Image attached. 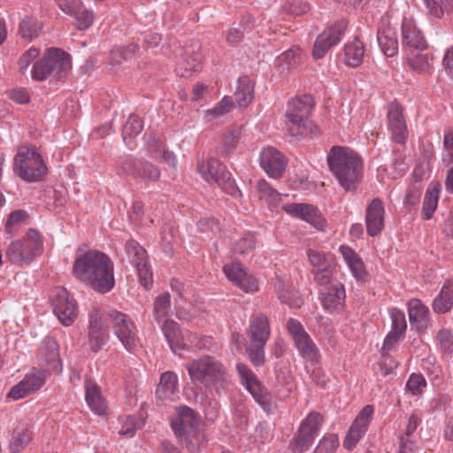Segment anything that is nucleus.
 Listing matches in <instances>:
<instances>
[{
    "label": "nucleus",
    "mask_w": 453,
    "mask_h": 453,
    "mask_svg": "<svg viewBox=\"0 0 453 453\" xmlns=\"http://www.w3.org/2000/svg\"><path fill=\"white\" fill-rule=\"evenodd\" d=\"M255 249V238L252 235H248L242 239H241L236 244L234 248V252L239 253L241 255H245L247 253L252 252Z\"/></svg>",
    "instance_id": "57"
},
{
    "label": "nucleus",
    "mask_w": 453,
    "mask_h": 453,
    "mask_svg": "<svg viewBox=\"0 0 453 453\" xmlns=\"http://www.w3.org/2000/svg\"><path fill=\"white\" fill-rule=\"evenodd\" d=\"M135 267L140 284L146 289L153 285V272L147 257H136Z\"/></svg>",
    "instance_id": "36"
},
{
    "label": "nucleus",
    "mask_w": 453,
    "mask_h": 453,
    "mask_svg": "<svg viewBox=\"0 0 453 453\" xmlns=\"http://www.w3.org/2000/svg\"><path fill=\"white\" fill-rule=\"evenodd\" d=\"M402 334L396 333V331H390L384 339L383 346L381 348V355L386 356L391 348L399 342Z\"/></svg>",
    "instance_id": "64"
},
{
    "label": "nucleus",
    "mask_w": 453,
    "mask_h": 453,
    "mask_svg": "<svg viewBox=\"0 0 453 453\" xmlns=\"http://www.w3.org/2000/svg\"><path fill=\"white\" fill-rule=\"evenodd\" d=\"M107 316L111 320L113 333L123 347L132 352L137 345V330L134 321L128 315L116 311L109 310Z\"/></svg>",
    "instance_id": "11"
},
{
    "label": "nucleus",
    "mask_w": 453,
    "mask_h": 453,
    "mask_svg": "<svg viewBox=\"0 0 453 453\" xmlns=\"http://www.w3.org/2000/svg\"><path fill=\"white\" fill-rule=\"evenodd\" d=\"M260 165L266 173L274 179L280 178L286 169L283 156L276 149H264L260 154Z\"/></svg>",
    "instance_id": "18"
},
{
    "label": "nucleus",
    "mask_w": 453,
    "mask_h": 453,
    "mask_svg": "<svg viewBox=\"0 0 453 453\" xmlns=\"http://www.w3.org/2000/svg\"><path fill=\"white\" fill-rule=\"evenodd\" d=\"M44 381L45 376L43 371H37L36 372L27 374L21 381L11 388L7 394V397L13 400L22 399L36 392L43 385Z\"/></svg>",
    "instance_id": "16"
},
{
    "label": "nucleus",
    "mask_w": 453,
    "mask_h": 453,
    "mask_svg": "<svg viewBox=\"0 0 453 453\" xmlns=\"http://www.w3.org/2000/svg\"><path fill=\"white\" fill-rule=\"evenodd\" d=\"M235 103L239 107H247L254 98V83L248 76L238 79V87L234 93Z\"/></svg>",
    "instance_id": "32"
},
{
    "label": "nucleus",
    "mask_w": 453,
    "mask_h": 453,
    "mask_svg": "<svg viewBox=\"0 0 453 453\" xmlns=\"http://www.w3.org/2000/svg\"><path fill=\"white\" fill-rule=\"evenodd\" d=\"M364 51V43L356 36L352 42L347 43L344 47V63L352 67L360 65Z\"/></svg>",
    "instance_id": "35"
},
{
    "label": "nucleus",
    "mask_w": 453,
    "mask_h": 453,
    "mask_svg": "<svg viewBox=\"0 0 453 453\" xmlns=\"http://www.w3.org/2000/svg\"><path fill=\"white\" fill-rule=\"evenodd\" d=\"M240 136L239 128L229 130L224 134L222 144L218 148L221 156L228 155L236 146Z\"/></svg>",
    "instance_id": "45"
},
{
    "label": "nucleus",
    "mask_w": 453,
    "mask_h": 453,
    "mask_svg": "<svg viewBox=\"0 0 453 453\" xmlns=\"http://www.w3.org/2000/svg\"><path fill=\"white\" fill-rule=\"evenodd\" d=\"M402 44L411 50H423L427 48V42L421 31L412 20L404 19L402 22Z\"/></svg>",
    "instance_id": "20"
},
{
    "label": "nucleus",
    "mask_w": 453,
    "mask_h": 453,
    "mask_svg": "<svg viewBox=\"0 0 453 453\" xmlns=\"http://www.w3.org/2000/svg\"><path fill=\"white\" fill-rule=\"evenodd\" d=\"M73 15L77 22L76 27L78 30L88 29L93 23L94 14L91 11L80 8L76 10Z\"/></svg>",
    "instance_id": "52"
},
{
    "label": "nucleus",
    "mask_w": 453,
    "mask_h": 453,
    "mask_svg": "<svg viewBox=\"0 0 453 453\" xmlns=\"http://www.w3.org/2000/svg\"><path fill=\"white\" fill-rule=\"evenodd\" d=\"M73 273L101 294L110 292L115 285L113 263L110 257H78Z\"/></svg>",
    "instance_id": "2"
},
{
    "label": "nucleus",
    "mask_w": 453,
    "mask_h": 453,
    "mask_svg": "<svg viewBox=\"0 0 453 453\" xmlns=\"http://www.w3.org/2000/svg\"><path fill=\"white\" fill-rule=\"evenodd\" d=\"M390 317L392 331H396V333L403 334L407 328L404 312L397 308H393L390 310Z\"/></svg>",
    "instance_id": "51"
},
{
    "label": "nucleus",
    "mask_w": 453,
    "mask_h": 453,
    "mask_svg": "<svg viewBox=\"0 0 453 453\" xmlns=\"http://www.w3.org/2000/svg\"><path fill=\"white\" fill-rule=\"evenodd\" d=\"M170 426L178 441L184 443L189 451L196 449L199 419L195 411L186 405L177 406L170 418Z\"/></svg>",
    "instance_id": "6"
},
{
    "label": "nucleus",
    "mask_w": 453,
    "mask_h": 453,
    "mask_svg": "<svg viewBox=\"0 0 453 453\" xmlns=\"http://www.w3.org/2000/svg\"><path fill=\"white\" fill-rule=\"evenodd\" d=\"M22 241L26 255H36L43 251L42 240L37 230L30 228Z\"/></svg>",
    "instance_id": "39"
},
{
    "label": "nucleus",
    "mask_w": 453,
    "mask_h": 453,
    "mask_svg": "<svg viewBox=\"0 0 453 453\" xmlns=\"http://www.w3.org/2000/svg\"><path fill=\"white\" fill-rule=\"evenodd\" d=\"M388 119L394 141L399 144L404 143L407 139V127L402 107L399 104H390L388 111Z\"/></svg>",
    "instance_id": "21"
},
{
    "label": "nucleus",
    "mask_w": 453,
    "mask_h": 453,
    "mask_svg": "<svg viewBox=\"0 0 453 453\" xmlns=\"http://www.w3.org/2000/svg\"><path fill=\"white\" fill-rule=\"evenodd\" d=\"M407 306L411 325L415 326L418 330L425 329L430 315L428 307L416 298L411 299Z\"/></svg>",
    "instance_id": "24"
},
{
    "label": "nucleus",
    "mask_w": 453,
    "mask_h": 453,
    "mask_svg": "<svg viewBox=\"0 0 453 453\" xmlns=\"http://www.w3.org/2000/svg\"><path fill=\"white\" fill-rule=\"evenodd\" d=\"M190 380L205 387L222 382L226 377L225 366L211 356H203L186 365Z\"/></svg>",
    "instance_id": "7"
},
{
    "label": "nucleus",
    "mask_w": 453,
    "mask_h": 453,
    "mask_svg": "<svg viewBox=\"0 0 453 453\" xmlns=\"http://www.w3.org/2000/svg\"><path fill=\"white\" fill-rule=\"evenodd\" d=\"M27 218V213L23 210H17L12 211L5 223V231L12 234V228L14 224L23 222Z\"/></svg>",
    "instance_id": "60"
},
{
    "label": "nucleus",
    "mask_w": 453,
    "mask_h": 453,
    "mask_svg": "<svg viewBox=\"0 0 453 453\" xmlns=\"http://www.w3.org/2000/svg\"><path fill=\"white\" fill-rule=\"evenodd\" d=\"M422 188V185L411 184L405 196V204L410 206H416L419 202Z\"/></svg>",
    "instance_id": "59"
},
{
    "label": "nucleus",
    "mask_w": 453,
    "mask_h": 453,
    "mask_svg": "<svg viewBox=\"0 0 453 453\" xmlns=\"http://www.w3.org/2000/svg\"><path fill=\"white\" fill-rule=\"evenodd\" d=\"M338 447V436L335 434H328L320 439L313 453H335Z\"/></svg>",
    "instance_id": "46"
},
{
    "label": "nucleus",
    "mask_w": 453,
    "mask_h": 453,
    "mask_svg": "<svg viewBox=\"0 0 453 453\" xmlns=\"http://www.w3.org/2000/svg\"><path fill=\"white\" fill-rule=\"evenodd\" d=\"M242 278L235 284L238 288L246 293H254L258 290L257 280L247 271H244V275H241Z\"/></svg>",
    "instance_id": "55"
},
{
    "label": "nucleus",
    "mask_w": 453,
    "mask_h": 453,
    "mask_svg": "<svg viewBox=\"0 0 453 453\" xmlns=\"http://www.w3.org/2000/svg\"><path fill=\"white\" fill-rule=\"evenodd\" d=\"M287 328L289 333V334L292 336L293 340H296L299 337H301L303 334H306L307 333L303 329V326L302 324L295 319H289L287 323Z\"/></svg>",
    "instance_id": "62"
},
{
    "label": "nucleus",
    "mask_w": 453,
    "mask_h": 453,
    "mask_svg": "<svg viewBox=\"0 0 453 453\" xmlns=\"http://www.w3.org/2000/svg\"><path fill=\"white\" fill-rule=\"evenodd\" d=\"M41 358L49 366V369H58L60 358L58 344L52 337H46L40 348Z\"/></svg>",
    "instance_id": "30"
},
{
    "label": "nucleus",
    "mask_w": 453,
    "mask_h": 453,
    "mask_svg": "<svg viewBox=\"0 0 453 453\" xmlns=\"http://www.w3.org/2000/svg\"><path fill=\"white\" fill-rule=\"evenodd\" d=\"M246 389L250 393L254 400L267 413L272 412V403L270 392L258 381L257 379L247 382L244 385Z\"/></svg>",
    "instance_id": "31"
},
{
    "label": "nucleus",
    "mask_w": 453,
    "mask_h": 453,
    "mask_svg": "<svg viewBox=\"0 0 453 453\" xmlns=\"http://www.w3.org/2000/svg\"><path fill=\"white\" fill-rule=\"evenodd\" d=\"M322 305L329 311H334L341 309L345 301V288L342 284H336L329 288L326 292H322Z\"/></svg>",
    "instance_id": "28"
},
{
    "label": "nucleus",
    "mask_w": 453,
    "mask_h": 453,
    "mask_svg": "<svg viewBox=\"0 0 453 453\" xmlns=\"http://www.w3.org/2000/svg\"><path fill=\"white\" fill-rule=\"evenodd\" d=\"M343 258L352 273V275L357 280L364 281L367 280L368 273L360 257H343Z\"/></svg>",
    "instance_id": "43"
},
{
    "label": "nucleus",
    "mask_w": 453,
    "mask_h": 453,
    "mask_svg": "<svg viewBox=\"0 0 453 453\" xmlns=\"http://www.w3.org/2000/svg\"><path fill=\"white\" fill-rule=\"evenodd\" d=\"M244 271H245V269L239 263L227 264V265H225L223 267V272H224L225 275L234 285L242 278L241 275H244Z\"/></svg>",
    "instance_id": "54"
},
{
    "label": "nucleus",
    "mask_w": 453,
    "mask_h": 453,
    "mask_svg": "<svg viewBox=\"0 0 453 453\" xmlns=\"http://www.w3.org/2000/svg\"><path fill=\"white\" fill-rule=\"evenodd\" d=\"M51 303L62 325L68 326L74 322L78 314L77 303L65 288L58 287L54 289Z\"/></svg>",
    "instance_id": "12"
},
{
    "label": "nucleus",
    "mask_w": 453,
    "mask_h": 453,
    "mask_svg": "<svg viewBox=\"0 0 453 453\" xmlns=\"http://www.w3.org/2000/svg\"><path fill=\"white\" fill-rule=\"evenodd\" d=\"M366 430L367 427L354 420L343 441L344 448L349 450L352 449L365 434Z\"/></svg>",
    "instance_id": "41"
},
{
    "label": "nucleus",
    "mask_w": 453,
    "mask_h": 453,
    "mask_svg": "<svg viewBox=\"0 0 453 453\" xmlns=\"http://www.w3.org/2000/svg\"><path fill=\"white\" fill-rule=\"evenodd\" d=\"M433 311L437 314H445L453 308V280H447L432 303Z\"/></svg>",
    "instance_id": "27"
},
{
    "label": "nucleus",
    "mask_w": 453,
    "mask_h": 453,
    "mask_svg": "<svg viewBox=\"0 0 453 453\" xmlns=\"http://www.w3.org/2000/svg\"><path fill=\"white\" fill-rule=\"evenodd\" d=\"M236 370H237L239 376L241 377L242 383L243 385H246L247 382L250 383V381L257 379L254 372L248 367L247 365H245L243 363L236 364Z\"/></svg>",
    "instance_id": "63"
},
{
    "label": "nucleus",
    "mask_w": 453,
    "mask_h": 453,
    "mask_svg": "<svg viewBox=\"0 0 453 453\" xmlns=\"http://www.w3.org/2000/svg\"><path fill=\"white\" fill-rule=\"evenodd\" d=\"M72 68L70 55L60 48H49L43 57L34 64L32 78L38 81L50 76L59 81L66 78Z\"/></svg>",
    "instance_id": "3"
},
{
    "label": "nucleus",
    "mask_w": 453,
    "mask_h": 453,
    "mask_svg": "<svg viewBox=\"0 0 453 453\" xmlns=\"http://www.w3.org/2000/svg\"><path fill=\"white\" fill-rule=\"evenodd\" d=\"M139 50L137 44L132 43L125 47L118 48L111 50V58L112 62L119 64L121 60L130 59Z\"/></svg>",
    "instance_id": "48"
},
{
    "label": "nucleus",
    "mask_w": 453,
    "mask_h": 453,
    "mask_svg": "<svg viewBox=\"0 0 453 453\" xmlns=\"http://www.w3.org/2000/svg\"><path fill=\"white\" fill-rule=\"evenodd\" d=\"M309 260L313 267L314 280L320 286H328L336 265L334 257H309Z\"/></svg>",
    "instance_id": "17"
},
{
    "label": "nucleus",
    "mask_w": 453,
    "mask_h": 453,
    "mask_svg": "<svg viewBox=\"0 0 453 453\" xmlns=\"http://www.w3.org/2000/svg\"><path fill=\"white\" fill-rule=\"evenodd\" d=\"M314 107V100L311 95L304 94L288 103L286 118L291 126L289 134H303L307 131L309 116Z\"/></svg>",
    "instance_id": "9"
},
{
    "label": "nucleus",
    "mask_w": 453,
    "mask_h": 453,
    "mask_svg": "<svg viewBox=\"0 0 453 453\" xmlns=\"http://www.w3.org/2000/svg\"><path fill=\"white\" fill-rule=\"evenodd\" d=\"M88 334L109 335L108 326L96 308H94L89 314Z\"/></svg>",
    "instance_id": "42"
},
{
    "label": "nucleus",
    "mask_w": 453,
    "mask_h": 453,
    "mask_svg": "<svg viewBox=\"0 0 453 453\" xmlns=\"http://www.w3.org/2000/svg\"><path fill=\"white\" fill-rule=\"evenodd\" d=\"M426 387V380L421 373H411L406 382V391L419 395Z\"/></svg>",
    "instance_id": "47"
},
{
    "label": "nucleus",
    "mask_w": 453,
    "mask_h": 453,
    "mask_svg": "<svg viewBox=\"0 0 453 453\" xmlns=\"http://www.w3.org/2000/svg\"><path fill=\"white\" fill-rule=\"evenodd\" d=\"M40 27L36 22L30 18H25L19 24V33L26 39H33L38 36Z\"/></svg>",
    "instance_id": "49"
},
{
    "label": "nucleus",
    "mask_w": 453,
    "mask_h": 453,
    "mask_svg": "<svg viewBox=\"0 0 453 453\" xmlns=\"http://www.w3.org/2000/svg\"><path fill=\"white\" fill-rule=\"evenodd\" d=\"M143 203L136 201L132 205V210L128 213L129 220L132 224H140L143 217Z\"/></svg>",
    "instance_id": "61"
},
{
    "label": "nucleus",
    "mask_w": 453,
    "mask_h": 453,
    "mask_svg": "<svg viewBox=\"0 0 453 453\" xmlns=\"http://www.w3.org/2000/svg\"><path fill=\"white\" fill-rule=\"evenodd\" d=\"M33 438L32 426L28 423L18 424L13 428L9 443L11 453H21Z\"/></svg>",
    "instance_id": "23"
},
{
    "label": "nucleus",
    "mask_w": 453,
    "mask_h": 453,
    "mask_svg": "<svg viewBox=\"0 0 453 453\" xmlns=\"http://www.w3.org/2000/svg\"><path fill=\"white\" fill-rule=\"evenodd\" d=\"M330 171L346 192L357 189L363 179V160L356 151L342 146H333L327 155Z\"/></svg>",
    "instance_id": "1"
},
{
    "label": "nucleus",
    "mask_w": 453,
    "mask_h": 453,
    "mask_svg": "<svg viewBox=\"0 0 453 453\" xmlns=\"http://www.w3.org/2000/svg\"><path fill=\"white\" fill-rule=\"evenodd\" d=\"M384 206L380 198H373L366 208L365 224L367 234L378 235L384 226Z\"/></svg>",
    "instance_id": "19"
},
{
    "label": "nucleus",
    "mask_w": 453,
    "mask_h": 453,
    "mask_svg": "<svg viewBox=\"0 0 453 453\" xmlns=\"http://www.w3.org/2000/svg\"><path fill=\"white\" fill-rule=\"evenodd\" d=\"M274 288L279 295V299L290 308H299L303 301L298 291L295 290L288 281L278 278Z\"/></svg>",
    "instance_id": "26"
},
{
    "label": "nucleus",
    "mask_w": 453,
    "mask_h": 453,
    "mask_svg": "<svg viewBox=\"0 0 453 453\" xmlns=\"http://www.w3.org/2000/svg\"><path fill=\"white\" fill-rule=\"evenodd\" d=\"M178 391V377L173 372L161 374L156 395L160 399L171 398Z\"/></svg>",
    "instance_id": "33"
},
{
    "label": "nucleus",
    "mask_w": 453,
    "mask_h": 453,
    "mask_svg": "<svg viewBox=\"0 0 453 453\" xmlns=\"http://www.w3.org/2000/svg\"><path fill=\"white\" fill-rule=\"evenodd\" d=\"M143 128L142 120L136 115L131 114L127 121L123 126L122 137L126 140L127 137L134 138Z\"/></svg>",
    "instance_id": "44"
},
{
    "label": "nucleus",
    "mask_w": 453,
    "mask_h": 453,
    "mask_svg": "<svg viewBox=\"0 0 453 453\" xmlns=\"http://www.w3.org/2000/svg\"><path fill=\"white\" fill-rule=\"evenodd\" d=\"M250 345L247 348L249 358L253 365L260 367L265 361V347L271 334L268 317L263 313H253L247 331Z\"/></svg>",
    "instance_id": "5"
},
{
    "label": "nucleus",
    "mask_w": 453,
    "mask_h": 453,
    "mask_svg": "<svg viewBox=\"0 0 453 453\" xmlns=\"http://www.w3.org/2000/svg\"><path fill=\"white\" fill-rule=\"evenodd\" d=\"M322 423L323 416L319 412H310L301 422L298 431L289 442L288 449L293 453H304L309 450Z\"/></svg>",
    "instance_id": "8"
},
{
    "label": "nucleus",
    "mask_w": 453,
    "mask_h": 453,
    "mask_svg": "<svg viewBox=\"0 0 453 453\" xmlns=\"http://www.w3.org/2000/svg\"><path fill=\"white\" fill-rule=\"evenodd\" d=\"M85 398L92 411L98 415L106 413V404L102 397L99 387L90 380H86Z\"/></svg>",
    "instance_id": "29"
},
{
    "label": "nucleus",
    "mask_w": 453,
    "mask_h": 453,
    "mask_svg": "<svg viewBox=\"0 0 453 453\" xmlns=\"http://www.w3.org/2000/svg\"><path fill=\"white\" fill-rule=\"evenodd\" d=\"M233 106V100L230 96H225L221 101L212 109L207 111V115L213 117H219L227 113Z\"/></svg>",
    "instance_id": "56"
},
{
    "label": "nucleus",
    "mask_w": 453,
    "mask_h": 453,
    "mask_svg": "<svg viewBox=\"0 0 453 453\" xmlns=\"http://www.w3.org/2000/svg\"><path fill=\"white\" fill-rule=\"evenodd\" d=\"M377 40L385 56L391 58L398 51L396 32L389 26H381L377 30Z\"/></svg>",
    "instance_id": "25"
},
{
    "label": "nucleus",
    "mask_w": 453,
    "mask_h": 453,
    "mask_svg": "<svg viewBox=\"0 0 453 453\" xmlns=\"http://www.w3.org/2000/svg\"><path fill=\"white\" fill-rule=\"evenodd\" d=\"M203 177L208 181L216 183L224 192L232 196H242L235 180L226 167L217 158H210L206 165L199 167Z\"/></svg>",
    "instance_id": "10"
},
{
    "label": "nucleus",
    "mask_w": 453,
    "mask_h": 453,
    "mask_svg": "<svg viewBox=\"0 0 453 453\" xmlns=\"http://www.w3.org/2000/svg\"><path fill=\"white\" fill-rule=\"evenodd\" d=\"M347 27L348 22L342 19L336 21L334 25L319 35L314 42L312 58L315 60L323 58L332 47L340 42L345 34Z\"/></svg>",
    "instance_id": "13"
},
{
    "label": "nucleus",
    "mask_w": 453,
    "mask_h": 453,
    "mask_svg": "<svg viewBox=\"0 0 453 453\" xmlns=\"http://www.w3.org/2000/svg\"><path fill=\"white\" fill-rule=\"evenodd\" d=\"M171 306L170 294L165 293L156 297L153 307V318L160 324L168 315Z\"/></svg>",
    "instance_id": "40"
},
{
    "label": "nucleus",
    "mask_w": 453,
    "mask_h": 453,
    "mask_svg": "<svg viewBox=\"0 0 453 453\" xmlns=\"http://www.w3.org/2000/svg\"><path fill=\"white\" fill-rule=\"evenodd\" d=\"M294 342L299 354L304 359L312 364H317L319 362V349L308 334H303L301 337L294 340Z\"/></svg>",
    "instance_id": "34"
},
{
    "label": "nucleus",
    "mask_w": 453,
    "mask_h": 453,
    "mask_svg": "<svg viewBox=\"0 0 453 453\" xmlns=\"http://www.w3.org/2000/svg\"><path fill=\"white\" fill-rule=\"evenodd\" d=\"M411 68L418 73H426L429 70V63L426 55L418 54L408 60Z\"/></svg>",
    "instance_id": "58"
},
{
    "label": "nucleus",
    "mask_w": 453,
    "mask_h": 453,
    "mask_svg": "<svg viewBox=\"0 0 453 453\" xmlns=\"http://www.w3.org/2000/svg\"><path fill=\"white\" fill-rule=\"evenodd\" d=\"M197 228L201 234H207L208 236H210V234L217 235L221 231L219 221L214 218L200 219L197 224Z\"/></svg>",
    "instance_id": "50"
},
{
    "label": "nucleus",
    "mask_w": 453,
    "mask_h": 453,
    "mask_svg": "<svg viewBox=\"0 0 453 453\" xmlns=\"http://www.w3.org/2000/svg\"><path fill=\"white\" fill-rule=\"evenodd\" d=\"M301 59V49L297 46H292L278 57V60L280 62L279 65L280 72L283 73L285 70L289 72L300 64Z\"/></svg>",
    "instance_id": "37"
},
{
    "label": "nucleus",
    "mask_w": 453,
    "mask_h": 453,
    "mask_svg": "<svg viewBox=\"0 0 453 453\" xmlns=\"http://www.w3.org/2000/svg\"><path fill=\"white\" fill-rule=\"evenodd\" d=\"M122 170L129 175L149 180H157L160 177L159 169L148 161H142L127 157L121 162Z\"/></svg>",
    "instance_id": "15"
},
{
    "label": "nucleus",
    "mask_w": 453,
    "mask_h": 453,
    "mask_svg": "<svg viewBox=\"0 0 453 453\" xmlns=\"http://www.w3.org/2000/svg\"><path fill=\"white\" fill-rule=\"evenodd\" d=\"M440 191L441 187L439 184L429 187L426 190L422 208V213L425 219H430L433 217V214L437 208Z\"/></svg>",
    "instance_id": "38"
},
{
    "label": "nucleus",
    "mask_w": 453,
    "mask_h": 453,
    "mask_svg": "<svg viewBox=\"0 0 453 453\" xmlns=\"http://www.w3.org/2000/svg\"><path fill=\"white\" fill-rule=\"evenodd\" d=\"M13 171L27 182H36L48 173V167L35 145H21L13 160Z\"/></svg>",
    "instance_id": "4"
},
{
    "label": "nucleus",
    "mask_w": 453,
    "mask_h": 453,
    "mask_svg": "<svg viewBox=\"0 0 453 453\" xmlns=\"http://www.w3.org/2000/svg\"><path fill=\"white\" fill-rule=\"evenodd\" d=\"M283 210L289 215L305 220L319 230H324L326 222L320 211L309 203H288L283 206Z\"/></svg>",
    "instance_id": "14"
},
{
    "label": "nucleus",
    "mask_w": 453,
    "mask_h": 453,
    "mask_svg": "<svg viewBox=\"0 0 453 453\" xmlns=\"http://www.w3.org/2000/svg\"><path fill=\"white\" fill-rule=\"evenodd\" d=\"M161 330L171 349L174 353L187 349L185 335L177 322L173 319H166L161 326Z\"/></svg>",
    "instance_id": "22"
},
{
    "label": "nucleus",
    "mask_w": 453,
    "mask_h": 453,
    "mask_svg": "<svg viewBox=\"0 0 453 453\" xmlns=\"http://www.w3.org/2000/svg\"><path fill=\"white\" fill-rule=\"evenodd\" d=\"M436 339L442 352L451 353L453 351V334L449 329H441L437 333Z\"/></svg>",
    "instance_id": "53"
}]
</instances>
